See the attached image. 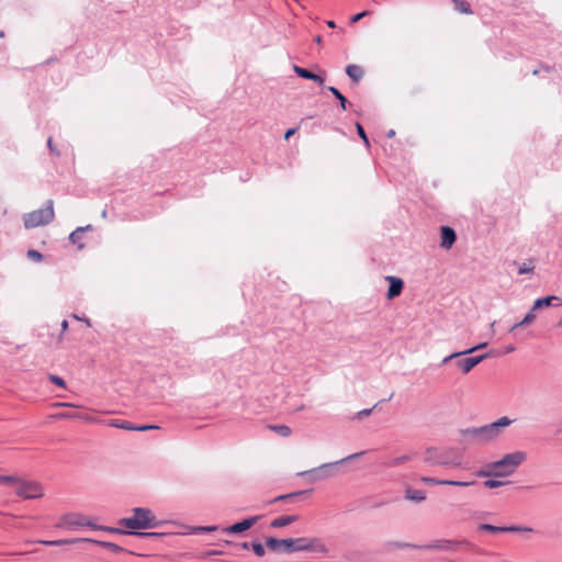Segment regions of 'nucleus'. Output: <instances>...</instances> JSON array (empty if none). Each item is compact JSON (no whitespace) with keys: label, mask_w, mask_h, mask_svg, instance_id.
<instances>
[{"label":"nucleus","mask_w":562,"mask_h":562,"mask_svg":"<svg viewBox=\"0 0 562 562\" xmlns=\"http://www.w3.org/2000/svg\"><path fill=\"white\" fill-rule=\"evenodd\" d=\"M266 546L272 551H276L282 547L289 553L299 551L327 553L328 551V549L322 543L319 539L306 537L295 539H277L274 537H268L266 539Z\"/></svg>","instance_id":"f257e3e1"},{"label":"nucleus","mask_w":562,"mask_h":562,"mask_svg":"<svg viewBox=\"0 0 562 562\" xmlns=\"http://www.w3.org/2000/svg\"><path fill=\"white\" fill-rule=\"evenodd\" d=\"M119 525L132 529V531H139L158 528L161 521L157 519L151 509L135 507L133 508V516L120 519Z\"/></svg>","instance_id":"f03ea898"},{"label":"nucleus","mask_w":562,"mask_h":562,"mask_svg":"<svg viewBox=\"0 0 562 562\" xmlns=\"http://www.w3.org/2000/svg\"><path fill=\"white\" fill-rule=\"evenodd\" d=\"M424 461L430 465H442L448 468H461L462 456L454 449H438L429 447L425 450Z\"/></svg>","instance_id":"7ed1b4c3"},{"label":"nucleus","mask_w":562,"mask_h":562,"mask_svg":"<svg viewBox=\"0 0 562 562\" xmlns=\"http://www.w3.org/2000/svg\"><path fill=\"white\" fill-rule=\"evenodd\" d=\"M364 453H366V451L356 452V453L349 454L338 461L324 463V464H322L317 468H314L312 470L303 471V472L299 473V475L308 477L311 482L325 480V479L334 476L336 474L335 468L337 465L346 463V462L355 460V459H358V458L362 457Z\"/></svg>","instance_id":"20e7f679"},{"label":"nucleus","mask_w":562,"mask_h":562,"mask_svg":"<svg viewBox=\"0 0 562 562\" xmlns=\"http://www.w3.org/2000/svg\"><path fill=\"white\" fill-rule=\"evenodd\" d=\"M53 200H47L45 207L35 210L24 215L23 222L25 228H35L41 225H47L54 220Z\"/></svg>","instance_id":"39448f33"},{"label":"nucleus","mask_w":562,"mask_h":562,"mask_svg":"<svg viewBox=\"0 0 562 562\" xmlns=\"http://www.w3.org/2000/svg\"><path fill=\"white\" fill-rule=\"evenodd\" d=\"M526 452L515 451L505 454L498 461L491 462V467L503 473V476H508L516 471V469L526 460Z\"/></svg>","instance_id":"423d86ee"},{"label":"nucleus","mask_w":562,"mask_h":562,"mask_svg":"<svg viewBox=\"0 0 562 562\" xmlns=\"http://www.w3.org/2000/svg\"><path fill=\"white\" fill-rule=\"evenodd\" d=\"M78 541H87V542H92V543H95L102 548H105V549H109L110 551H112L113 553H121L124 551V549L114 543V542H110V541H101V540H93V539H88V538H85V539H57V540H34V541H31L32 543H40V544H43V546H46V547H61V546H66V544H71V543H75V542H78Z\"/></svg>","instance_id":"0eeeda50"},{"label":"nucleus","mask_w":562,"mask_h":562,"mask_svg":"<svg viewBox=\"0 0 562 562\" xmlns=\"http://www.w3.org/2000/svg\"><path fill=\"white\" fill-rule=\"evenodd\" d=\"M460 434L463 437L469 438V442L471 443L484 445L494 440L487 425L481 427L464 428L460 430Z\"/></svg>","instance_id":"6e6552de"},{"label":"nucleus","mask_w":562,"mask_h":562,"mask_svg":"<svg viewBox=\"0 0 562 562\" xmlns=\"http://www.w3.org/2000/svg\"><path fill=\"white\" fill-rule=\"evenodd\" d=\"M16 487V495L25 499H35L44 495V491L41 484L33 481H20Z\"/></svg>","instance_id":"1a4fd4ad"},{"label":"nucleus","mask_w":562,"mask_h":562,"mask_svg":"<svg viewBox=\"0 0 562 562\" xmlns=\"http://www.w3.org/2000/svg\"><path fill=\"white\" fill-rule=\"evenodd\" d=\"M461 546H470L467 540H435L428 544L422 546L424 550H442V551H457Z\"/></svg>","instance_id":"9d476101"},{"label":"nucleus","mask_w":562,"mask_h":562,"mask_svg":"<svg viewBox=\"0 0 562 562\" xmlns=\"http://www.w3.org/2000/svg\"><path fill=\"white\" fill-rule=\"evenodd\" d=\"M479 531H487V532H492V533H498V532H530L532 531L531 528L529 527H524V526H504V527H499V526H494V525H491V524H480L479 527H477Z\"/></svg>","instance_id":"9b49d317"},{"label":"nucleus","mask_w":562,"mask_h":562,"mask_svg":"<svg viewBox=\"0 0 562 562\" xmlns=\"http://www.w3.org/2000/svg\"><path fill=\"white\" fill-rule=\"evenodd\" d=\"M259 519H260V516H252V517L245 518L241 521L235 522L228 527H224L222 529V532L223 533H234V535L241 533V532L250 529L254 525H256Z\"/></svg>","instance_id":"f8f14e48"},{"label":"nucleus","mask_w":562,"mask_h":562,"mask_svg":"<svg viewBox=\"0 0 562 562\" xmlns=\"http://www.w3.org/2000/svg\"><path fill=\"white\" fill-rule=\"evenodd\" d=\"M85 524H88V517L81 514L70 513L65 514L60 522L58 524V527H68V528H78V527H85Z\"/></svg>","instance_id":"ddd939ff"},{"label":"nucleus","mask_w":562,"mask_h":562,"mask_svg":"<svg viewBox=\"0 0 562 562\" xmlns=\"http://www.w3.org/2000/svg\"><path fill=\"white\" fill-rule=\"evenodd\" d=\"M490 353H483L475 357H468L463 359H459L454 362V366L459 368L462 373L467 374L469 373L475 366L481 363L483 360H485Z\"/></svg>","instance_id":"4468645a"},{"label":"nucleus","mask_w":562,"mask_h":562,"mask_svg":"<svg viewBox=\"0 0 562 562\" xmlns=\"http://www.w3.org/2000/svg\"><path fill=\"white\" fill-rule=\"evenodd\" d=\"M389 282V289L386 293V297L389 300H393L394 297L398 296L404 288V282L398 277L389 276L385 278Z\"/></svg>","instance_id":"2eb2a0df"},{"label":"nucleus","mask_w":562,"mask_h":562,"mask_svg":"<svg viewBox=\"0 0 562 562\" xmlns=\"http://www.w3.org/2000/svg\"><path fill=\"white\" fill-rule=\"evenodd\" d=\"M457 240V234L450 226H442L440 228V246L445 249H450Z\"/></svg>","instance_id":"dca6fc26"},{"label":"nucleus","mask_w":562,"mask_h":562,"mask_svg":"<svg viewBox=\"0 0 562 562\" xmlns=\"http://www.w3.org/2000/svg\"><path fill=\"white\" fill-rule=\"evenodd\" d=\"M293 71L300 78H303L306 80H312V81L318 83L319 86H324L325 79L321 75H317V74H315L306 68L300 67L297 65H293Z\"/></svg>","instance_id":"f3484780"},{"label":"nucleus","mask_w":562,"mask_h":562,"mask_svg":"<svg viewBox=\"0 0 562 562\" xmlns=\"http://www.w3.org/2000/svg\"><path fill=\"white\" fill-rule=\"evenodd\" d=\"M513 423V419H510L507 416H503L496 422L487 424L490 432L492 434L494 440L501 435L503 428L510 426Z\"/></svg>","instance_id":"a211bd4d"},{"label":"nucleus","mask_w":562,"mask_h":562,"mask_svg":"<svg viewBox=\"0 0 562 562\" xmlns=\"http://www.w3.org/2000/svg\"><path fill=\"white\" fill-rule=\"evenodd\" d=\"M561 304L562 300L555 295L539 297L533 302L532 311H537L544 306H560Z\"/></svg>","instance_id":"6ab92c4d"},{"label":"nucleus","mask_w":562,"mask_h":562,"mask_svg":"<svg viewBox=\"0 0 562 562\" xmlns=\"http://www.w3.org/2000/svg\"><path fill=\"white\" fill-rule=\"evenodd\" d=\"M296 520H299L297 515L279 516L270 522V526L272 528H282L295 522Z\"/></svg>","instance_id":"aec40b11"},{"label":"nucleus","mask_w":562,"mask_h":562,"mask_svg":"<svg viewBox=\"0 0 562 562\" xmlns=\"http://www.w3.org/2000/svg\"><path fill=\"white\" fill-rule=\"evenodd\" d=\"M346 74L352 81L359 82L362 79L364 71L362 67L355 64H350L346 67Z\"/></svg>","instance_id":"412c9836"},{"label":"nucleus","mask_w":562,"mask_h":562,"mask_svg":"<svg viewBox=\"0 0 562 562\" xmlns=\"http://www.w3.org/2000/svg\"><path fill=\"white\" fill-rule=\"evenodd\" d=\"M477 477H491V476H503V473L498 472V470L491 467V463L486 464L484 468L477 470L475 472Z\"/></svg>","instance_id":"4be33fe9"},{"label":"nucleus","mask_w":562,"mask_h":562,"mask_svg":"<svg viewBox=\"0 0 562 562\" xmlns=\"http://www.w3.org/2000/svg\"><path fill=\"white\" fill-rule=\"evenodd\" d=\"M405 497L409 501L419 503L426 499V493L422 490L407 488Z\"/></svg>","instance_id":"5701e85b"},{"label":"nucleus","mask_w":562,"mask_h":562,"mask_svg":"<svg viewBox=\"0 0 562 562\" xmlns=\"http://www.w3.org/2000/svg\"><path fill=\"white\" fill-rule=\"evenodd\" d=\"M83 233H85V228H78L77 227L69 235L70 243L77 245L78 249H83L85 248V245L81 243Z\"/></svg>","instance_id":"b1692460"},{"label":"nucleus","mask_w":562,"mask_h":562,"mask_svg":"<svg viewBox=\"0 0 562 562\" xmlns=\"http://www.w3.org/2000/svg\"><path fill=\"white\" fill-rule=\"evenodd\" d=\"M535 318H536V314H535V311H532V307H531L530 311L526 314V316L519 323L514 324L509 328V331L513 333L518 327L526 326V325L532 323Z\"/></svg>","instance_id":"393cba45"},{"label":"nucleus","mask_w":562,"mask_h":562,"mask_svg":"<svg viewBox=\"0 0 562 562\" xmlns=\"http://www.w3.org/2000/svg\"><path fill=\"white\" fill-rule=\"evenodd\" d=\"M326 89L339 101L340 108L345 111L347 109V98L335 87L328 86Z\"/></svg>","instance_id":"a878e982"},{"label":"nucleus","mask_w":562,"mask_h":562,"mask_svg":"<svg viewBox=\"0 0 562 562\" xmlns=\"http://www.w3.org/2000/svg\"><path fill=\"white\" fill-rule=\"evenodd\" d=\"M108 425L111 427L125 429V430H133L134 424H132L128 420L123 419H111L108 422Z\"/></svg>","instance_id":"bb28decb"},{"label":"nucleus","mask_w":562,"mask_h":562,"mask_svg":"<svg viewBox=\"0 0 562 562\" xmlns=\"http://www.w3.org/2000/svg\"><path fill=\"white\" fill-rule=\"evenodd\" d=\"M166 535L167 533L156 532V531H134V536L145 538V539H153V540L161 539Z\"/></svg>","instance_id":"cd10ccee"},{"label":"nucleus","mask_w":562,"mask_h":562,"mask_svg":"<svg viewBox=\"0 0 562 562\" xmlns=\"http://www.w3.org/2000/svg\"><path fill=\"white\" fill-rule=\"evenodd\" d=\"M454 4V9L461 13L470 14L472 13L471 5L465 0H451Z\"/></svg>","instance_id":"c85d7f7f"},{"label":"nucleus","mask_w":562,"mask_h":562,"mask_svg":"<svg viewBox=\"0 0 562 562\" xmlns=\"http://www.w3.org/2000/svg\"><path fill=\"white\" fill-rule=\"evenodd\" d=\"M420 547L422 546H416V544H412L408 542H401V541H390V542L385 543L386 549H392V548H395V549H405V548L420 549Z\"/></svg>","instance_id":"c756f323"},{"label":"nucleus","mask_w":562,"mask_h":562,"mask_svg":"<svg viewBox=\"0 0 562 562\" xmlns=\"http://www.w3.org/2000/svg\"><path fill=\"white\" fill-rule=\"evenodd\" d=\"M475 481H456V480H445L443 485L448 486H459V487H468L475 485Z\"/></svg>","instance_id":"7c9ffc66"},{"label":"nucleus","mask_w":562,"mask_h":562,"mask_svg":"<svg viewBox=\"0 0 562 562\" xmlns=\"http://www.w3.org/2000/svg\"><path fill=\"white\" fill-rule=\"evenodd\" d=\"M270 428L281 437H289L292 434L291 428L286 425H274L271 426Z\"/></svg>","instance_id":"2f4dec72"},{"label":"nucleus","mask_w":562,"mask_h":562,"mask_svg":"<svg viewBox=\"0 0 562 562\" xmlns=\"http://www.w3.org/2000/svg\"><path fill=\"white\" fill-rule=\"evenodd\" d=\"M408 460H411V457L407 456V454H404V456L391 459L390 461H387L385 463V465L390 467V468H394V467H398L400 464H402V463H404V462H406Z\"/></svg>","instance_id":"473e14b6"},{"label":"nucleus","mask_w":562,"mask_h":562,"mask_svg":"<svg viewBox=\"0 0 562 562\" xmlns=\"http://www.w3.org/2000/svg\"><path fill=\"white\" fill-rule=\"evenodd\" d=\"M102 530L104 531H108V532H113V533H120V535H133L134 536V531H132V529H123V528H117V527H105L103 526Z\"/></svg>","instance_id":"72a5a7b5"},{"label":"nucleus","mask_w":562,"mask_h":562,"mask_svg":"<svg viewBox=\"0 0 562 562\" xmlns=\"http://www.w3.org/2000/svg\"><path fill=\"white\" fill-rule=\"evenodd\" d=\"M251 549L257 557H263L266 553L263 544L259 541L251 542Z\"/></svg>","instance_id":"f704fd0d"},{"label":"nucleus","mask_w":562,"mask_h":562,"mask_svg":"<svg viewBox=\"0 0 562 562\" xmlns=\"http://www.w3.org/2000/svg\"><path fill=\"white\" fill-rule=\"evenodd\" d=\"M356 128H357V134L359 135V137L363 140L366 146L369 147L370 146L369 138L366 134L363 126L360 123H356Z\"/></svg>","instance_id":"c9c22d12"},{"label":"nucleus","mask_w":562,"mask_h":562,"mask_svg":"<svg viewBox=\"0 0 562 562\" xmlns=\"http://www.w3.org/2000/svg\"><path fill=\"white\" fill-rule=\"evenodd\" d=\"M379 405V403H376L372 408H364L362 411H359L355 416H353V419H358V420H361L363 419L364 417H368L371 415L372 411Z\"/></svg>","instance_id":"e433bc0d"},{"label":"nucleus","mask_w":562,"mask_h":562,"mask_svg":"<svg viewBox=\"0 0 562 562\" xmlns=\"http://www.w3.org/2000/svg\"><path fill=\"white\" fill-rule=\"evenodd\" d=\"M420 481L423 483L429 484V485H443L445 480L430 477V476H422Z\"/></svg>","instance_id":"4c0bfd02"},{"label":"nucleus","mask_w":562,"mask_h":562,"mask_svg":"<svg viewBox=\"0 0 562 562\" xmlns=\"http://www.w3.org/2000/svg\"><path fill=\"white\" fill-rule=\"evenodd\" d=\"M483 484L487 488H497L499 486H503L505 484V482L494 480V479H488V480L484 481Z\"/></svg>","instance_id":"58836bf2"},{"label":"nucleus","mask_w":562,"mask_h":562,"mask_svg":"<svg viewBox=\"0 0 562 562\" xmlns=\"http://www.w3.org/2000/svg\"><path fill=\"white\" fill-rule=\"evenodd\" d=\"M303 493H304V492L300 491V492H294V493H290V494L280 495V496L276 497V498L273 499V502L286 501V499L296 498L297 496L302 495Z\"/></svg>","instance_id":"ea45409f"},{"label":"nucleus","mask_w":562,"mask_h":562,"mask_svg":"<svg viewBox=\"0 0 562 562\" xmlns=\"http://www.w3.org/2000/svg\"><path fill=\"white\" fill-rule=\"evenodd\" d=\"M48 379L52 383H54L55 385H58L60 387H66V382L64 381L63 378L58 376V375H55V374H49L48 375Z\"/></svg>","instance_id":"a19ab883"},{"label":"nucleus","mask_w":562,"mask_h":562,"mask_svg":"<svg viewBox=\"0 0 562 562\" xmlns=\"http://www.w3.org/2000/svg\"><path fill=\"white\" fill-rule=\"evenodd\" d=\"M463 355H464V352H462V351H456V352H452L451 355H449V356H447V357H445V358L442 359V361H441L440 366L447 364V363H449L450 361H452L453 359L459 358V357H461V356H463Z\"/></svg>","instance_id":"79ce46f5"},{"label":"nucleus","mask_w":562,"mask_h":562,"mask_svg":"<svg viewBox=\"0 0 562 562\" xmlns=\"http://www.w3.org/2000/svg\"><path fill=\"white\" fill-rule=\"evenodd\" d=\"M19 479L13 475H0V484L18 483Z\"/></svg>","instance_id":"37998d69"},{"label":"nucleus","mask_w":562,"mask_h":562,"mask_svg":"<svg viewBox=\"0 0 562 562\" xmlns=\"http://www.w3.org/2000/svg\"><path fill=\"white\" fill-rule=\"evenodd\" d=\"M27 258L32 259V260H35V261H42L43 260V255L35 250V249H30L27 251Z\"/></svg>","instance_id":"c03bdc74"},{"label":"nucleus","mask_w":562,"mask_h":562,"mask_svg":"<svg viewBox=\"0 0 562 562\" xmlns=\"http://www.w3.org/2000/svg\"><path fill=\"white\" fill-rule=\"evenodd\" d=\"M157 425H134L133 431H146L150 429H158Z\"/></svg>","instance_id":"a18cd8bd"},{"label":"nucleus","mask_w":562,"mask_h":562,"mask_svg":"<svg viewBox=\"0 0 562 562\" xmlns=\"http://www.w3.org/2000/svg\"><path fill=\"white\" fill-rule=\"evenodd\" d=\"M533 266L532 265H528L526 262H524L519 268H518V274H527V273H530L533 271Z\"/></svg>","instance_id":"49530a36"},{"label":"nucleus","mask_w":562,"mask_h":562,"mask_svg":"<svg viewBox=\"0 0 562 562\" xmlns=\"http://www.w3.org/2000/svg\"><path fill=\"white\" fill-rule=\"evenodd\" d=\"M224 552L221 551V550H207V551H204L202 553V558H212V557H217V555H222Z\"/></svg>","instance_id":"de8ad7c7"},{"label":"nucleus","mask_w":562,"mask_h":562,"mask_svg":"<svg viewBox=\"0 0 562 562\" xmlns=\"http://www.w3.org/2000/svg\"><path fill=\"white\" fill-rule=\"evenodd\" d=\"M486 346H487V342H482V344H479V345H476L474 347H471V348H469L467 350H463L462 352H464V355H469V353H472V352H474L476 350L483 349Z\"/></svg>","instance_id":"09e8293b"},{"label":"nucleus","mask_w":562,"mask_h":562,"mask_svg":"<svg viewBox=\"0 0 562 562\" xmlns=\"http://www.w3.org/2000/svg\"><path fill=\"white\" fill-rule=\"evenodd\" d=\"M368 11H362V12H359L355 15L351 16L350 21L351 23H357L358 21H360L362 18H364L366 15H368Z\"/></svg>","instance_id":"8fccbe9b"},{"label":"nucleus","mask_w":562,"mask_h":562,"mask_svg":"<svg viewBox=\"0 0 562 562\" xmlns=\"http://www.w3.org/2000/svg\"><path fill=\"white\" fill-rule=\"evenodd\" d=\"M217 526H205V527H199L198 528V531H201V532H212V531H215L217 530Z\"/></svg>","instance_id":"3c124183"},{"label":"nucleus","mask_w":562,"mask_h":562,"mask_svg":"<svg viewBox=\"0 0 562 562\" xmlns=\"http://www.w3.org/2000/svg\"><path fill=\"white\" fill-rule=\"evenodd\" d=\"M47 146L50 150V153H54L56 154L57 156H59V153L56 150L55 146L53 145V140H52V137H48L47 139Z\"/></svg>","instance_id":"603ef678"},{"label":"nucleus","mask_w":562,"mask_h":562,"mask_svg":"<svg viewBox=\"0 0 562 562\" xmlns=\"http://www.w3.org/2000/svg\"><path fill=\"white\" fill-rule=\"evenodd\" d=\"M297 128L295 127H292V128H289L285 134H284V139L285 140H289L291 136H293L295 134Z\"/></svg>","instance_id":"864d4df0"},{"label":"nucleus","mask_w":562,"mask_h":562,"mask_svg":"<svg viewBox=\"0 0 562 562\" xmlns=\"http://www.w3.org/2000/svg\"><path fill=\"white\" fill-rule=\"evenodd\" d=\"M85 527H90L94 530H102L103 526H98L95 524H93L89 518H88V524H85Z\"/></svg>","instance_id":"5fc2aeb1"},{"label":"nucleus","mask_w":562,"mask_h":562,"mask_svg":"<svg viewBox=\"0 0 562 562\" xmlns=\"http://www.w3.org/2000/svg\"><path fill=\"white\" fill-rule=\"evenodd\" d=\"M236 548H240V549H244V550H248L251 548V543H248V542H240V543H237L236 542Z\"/></svg>","instance_id":"6e6d98bb"},{"label":"nucleus","mask_w":562,"mask_h":562,"mask_svg":"<svg viewBox=\"0 0 562 562\" xmlns=\"http://www.w3.org/2000/svg\"><path fill=\"white\" fill-rule=\"evenodd\" d=\"M74 317H75L76 319H79V321H81V322H85L87 326H89V327L91 326V322H90V319H89V318H87V317H79V316H77V315H74Z\"/></svg>","instance_id":"4d7b16f0"},{"label":"nucleus","mask_w":562,"mask_h":562,"mask_svg":"<svg viewBox=\"0 0 562 562\" xmlns=\"http://www.w3.org/2000/svg\"><path fill=\"white\" fill-rule=\"evenodd\" d=\"M60 327L63 333L66 331L68 329V322L64 319L60 324Z\"/></svg>","instance_id":"13d9d810"},{"label":"nucleus","mask_w":562,"mask_h":562,"mask_svg":"<svg viewBox=\"0 0 562 562\" xmlns=\"http://www.w3.org/2000/svg\"><path fill=\"white\" fill-rule=\"evenodd\" d=\"M515 350V346L514 345H509L505 348V353H509V352H513Z\"/></svg>","instance_id":"bf43d9fd"},{"label":"nucleus","mask_w":562,"mask_h":562,"mask_svg":"<svg viewBox=\"0 0 562 562\" xmlns=\"http://www.w3.org/2000/svg\"><path fill=\"white\" fill-rule=\"evenodd\" d=\"M223 544H225V546H231V547H235V548H236V542L231 541V540H224V541H223Z\"/></svg>","instance_id":"052dcab7"},{"label":"nucleus","mask_w":562,"mask_h":562,"mask_svg":"<svg viewBox=\"0 0 562 562\" xmlns=\"http://www.w3.org/2000/svg\"><path fill=\"white\" fill-rule=\"evenodd\" d=\"M79 228H85V232H88V231H92V229H93L92 225H90V224H89V225H86V226H80Z\"/></svg>","instance_id":"680f3d73"},{"label":"nucleus","mask_w":562,"mask_h":562,"mask_svg":"<svg viewBox=\"0 0 562 562\" xmlns=\"http://www.w3.org/2000/svg\"><path fill=\"white\" fill-rule=\"evenodd\" d=\"M394 135H395V131H393V130L389 131L387 134H386V136L389 138L393 137Z\"/></svg>","instance_id":"e2e57ef3"},{"label":"nucleus","mask_w":562,"mask_h":562,"mask_svg":"<svg viewBox=\"0 0 562 562\" xmlns=\"http://www.w3.org/2000/svg\"><path fill=\"white\" fill-rule=\"evenodd\" d=\"M327 25L331 29L336 27V23L334 21H327Z\"/></svg>","instance_id":"0e129e2a"},{"label":"nucleus","mask_w":562,"mask_h":562,"mask_svg":"<svg viewBox=\"0 0 562 562\" xmlns=\"http://www.w3.org/2000/svg\"><path fill=\"white\" fill-rule=\"evenodd\" d=\"M315 42L319 44V43L322 42V36H319V35H318V36H316V37H315Z\"/></svg>","instance_id":"69168bd1"},{"label":"nucleus","mask_w":562,"mask_h":562,"mask_svg":"<svg viewBox=\"0 0 562 562\" xmlns=\"http://www.w3.org/2000/svg\"><path fill=\"white\" fill-rule=\"evenodd\" d=\"M393 395H394V393H391V394H390V396H389L387 398H385L384 401H385V402H386V401H391V400H392V397H393Z\"/></svg>","instance_id":"338daca9"},{"label":"nucleus","mask_w":562,"mask_h":562,"mask_svg":"<svg viewBox=\"0 0 562 562\" xmlns=\"http://www.w3.org/2000/svg\"><path fill=\"white\" fill-rule=\"evenodd\" d=\"M559 326H562V318L558 323Z\"/></svg>","instance_id":"774afa93"}]
</instances>
